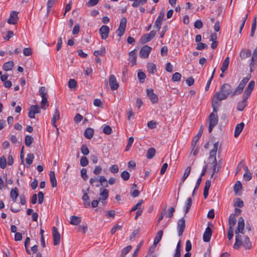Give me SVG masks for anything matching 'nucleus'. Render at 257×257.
<instances>
[{
  "mask_svg": "<svg viewBox=\"0 0 257 257\" xmlns=\"http://www.w3.org/2000/svg\"><path fill=\"white\" fill-rule=\"evenodd\" d=\"M39 93L42 97V100L41 102V108L43 109H46V108L49 106L47 97V91L46 88L44 86L41 87L39 90Z\"/></svg>",
  "mask_w": 257,
  "mask_h": 257,
  "instance_id": "nucleus-3",
  "label": "nucleus"
},
{
  "mask_svg": "<svg viewBox=\"0 0 257 257\" xmlns=\"http://www.w3.org/2000/svg\"><path fill=\"white\" fill-rule=\"evenodd\" d=\"M236 222V219L234 214H230L228 219V225L229 228H233Z\"/></svg>",
  "mask_w": 257,
  "mask_h": 257,
  "instance_id": "nucleus-29",
  "label": "nucleus"
},
{
  "mask_svg": "<svg viewBox=\"0 0 257 257\" xmlns=\"http://www.w3.org/2000/svg\"><path fill=\"white\" fill-rule=\"evenodd\" d=\"M34 158V156L33 154H28L26 159V163L30 165L32 163Z\"/></svg>",
  "mask_w": 257,
  "mask_h": 257,
  "instance_id": "nucleus-48",
  "label": "nucleus"
},
{
  "mask_svg": "<svg viewBox=\"0 0 257 257\" xmlns=\"http://www.w3.org/2000/svg\"><path fill=\"white\" fill-rule=\"evenodd\" d=\"M144 201L143 199H141L139 201V202L137 203L136 205H135L133 208L131 209V211L133 212L135 210L138 211L141 209L142 204H143Z\"/></svg>",
  "mask_w": 257,
  "mask_h": 257,
  "instance_id": "nucleus-44",
  "label": "nucleus"
},
{
  "mask_svg": "<svg viewBox=\"0 0 257 257\" xmlns=\"http://www.w3.org/2000/svg\"><path fill=\"white\" fill-rule=\"evenodd\" d=\"M137 185L136 184H134L133 185V187L132 188V190L131 191V196L135 198L138 196L140 195V192L137 189L133 190L134 188H136Z\"/></svg>",
  "mask_w": 257,
  "mask_h": 257,
  "instance_id": "nucleus-41",
  "label": "nucleus"
},
{
  "mask_svg": "<svg viewBox=\"0 0 257 257\" xmlns=\"http://www.w3.org/2000/svg\"><path fill=\"white\" fill-rule=\"evenodd\" d=\"M7 165V160L4 156H2L0 158V167L2 169L6 168Z\"/></svg>",
  "mask_w": 257,
  "mask_h": 257,
  "instance_id": "nucleus-50",
  "label": "nucleus"
},
{
  "mask_svg": "<svg viewBox=\"0 0 257 257\" xmlns=\"http://www.w3.org/2000/svg\"><path fill=\"white\" fill-rule=\"evenodd\" d=\"M138 77L141 82H143L146 78V74L143 72L139 71L138 73Z\"/></svg>",
  "mask_w": 257,
  "mask_h": 257,
  "instance_id": "nucleus-55",
  "label": "nucleus"
},
{
  "mask_svg": "<svg viewBox=\"0 0 257 257\" xmlns=\"http://www.w3.org/2000/svg\"><path fill=\"white\" fill-rule=\"evenodd\" d=\"M19 196V191L17 187H15L11 190L10 197L14 202H15Z\"/></svg>",
  "mask_w": 257,
  "mask_h": 257,
  "instance_id": "nucleus-30",
  "label": "nucleus"
},
{
  "mask_svg": "<svg viewBox=\"0 0 257 257\" xmlns=\"http://www.w3.org/2000/svg\"><path fill=\"white\" fill-rule=\"evenodd\" d=\"M255 86V82L253 80H251L248 83L247 86L245 89L243 96L246 98H248L250 96L252 91L253 90Z\"/></svg>",
  "mask_w": 257,
  "mask_h": 257,
  "instance_id": "nucleus-10",
  "label": "nucleus"
},
{
  "mask_svg": "<svg viewBox=\"0 0 257 257\" xmlns=\"http://www.w3.org/2000/svg\"><path fill=\"white\" fill-rule=\"evenodd\" d=\"M94 134V130L90 128H87L84 133V135L85 137H86L88 139H90L92 138Z\"/></svg>",
  "mask_w": 257,
  "mask_h": 257,
  "instance_id": "nucleus-34",
  "label": "nucleus"
},
{
  "mask_svg": "<svg viewBox=\"0 0 257 257\" xmlns=\"http://www.w3.org/2000/svg\"><path fill=\"white\" fill-rule=\"evenodd\" d=\"M33 142V138L31 136L27 135L25 137V145L27 146H28V147L32 145Z\"/></svg>",
  "mask_w": 257,
  "mask_h": 257,
  "instance_id": "nucleus-45",
  "label": "nucleus"
},
{
  "mask_svg": "<svg viewBox=\"0 0 257 257\" xmlns=\"http://www.w3.org/2000/svg\"><path fill=\"white\" fill-rule=\"evenodd\" d=\"M100 200L101 201L102 203H103V201L106 200L108 197V191L106 189L101 188L100 189Z\"/></svg>",
  "mask_w": 257,
  "mask_h": 257,
  "instance_id": "nucleus-20",
  "label": "nucleus"
},
{
  "mask_svg": "<svg viewBox=\"0 0 257 257\" xmlns=\"http://www.w3.org/2000/svg\"><path fill=\"white\" fill-rule=\"evenodd\" d=\"M229 63V58L227 57L223 62L222 65L221 67V71L222 73H224L227 69Z\"/></svg>",
  "mask_w": 257,
  "mask_h": 257,
  "instance_id": "nucleus-36",
  "label": "nucleus"
},
{
  "mask_svg": "<svg viewBox=\"0 0 257 257\" xmlns=\"http://www.w3.org/2000/svg\"><path fill=\"white\" fill-rule=\"evenodd\" d=\"M102 132L105 134L109 135L112 132V129L109 125H105L103 128Z\"/></svg>",
  "mask_w": 257,
  "mask_h": 257,
  "instance_id": "nucleus-56",
  "label": "nucleus"
},
{
  "mask_svg": "<svg viewBox=\"0 0 257 257\" xmlns=\"http://www.w3.org/2000/svg\"><path fill=\"white\" fill-rule=\"evenodd\" d=\"M243 206V202L240 198H236L234 202V206L242 207Z\"/></svg>",
  "mask_w": 257,
  "mask_h": 257,
  "instance_id": "nucleus-57",
  "label": "nucleus"
},
{
  "mask_svg": "<svg viewBox=\"0 0 257 257\" xmlns=\"http://www.w3.org/2000/svg\"><path fill=\"white\" fill-rule=\"evenodd\" d=\"M155 31H151L149 33L144 35L141 38V41L142 43L145 44L151 41L156 35Z\"/></svg>",
  "mask_w": 257,
  "mask_h": 257,
  "instance_id": "nucleus-7",
  "label": "nucleus"
},
{
  "mask_svg": "<svg viewBox=\"0 0 257 257\" xmlns=\"http://www.w3.org/2000/svg\"><path fill=\"white\" fill-rule=\"evenodd\" d=\"M147 94L152 103H156L158 102V97L154 93L153 89H147Z\"/></svg>",
  "mask_w": 257,
  "mask_h": 257,
  "instance_id": "nucleus-13",
  "label": "nucleus"
},
{
  "mask_svg": "<svg viewBox=\"0 0 257 257\" xmlns=\"http://www.w3.org/2000/svg\"><path fill=\"white\" fill-rule=\"evenodd\" d=\"M208 121L209 124L208 131L210 133L212 132L213 127L217 124L218 121L217 112L214 111L213 108V112L211 113L209 115Z\"/></svg>",
  "mask_w": 257,
  "mask_h": 257,
  "instance_id": "nucleus-4",
  "label": "nucleus"
},
{
  "mask_svg": "<svg viewBox=\"0 0 257 257\" xmlns=\"http://www.w3.org/2000/svg\"><path fill=\"white\" fill-rule=\"evenodd\" d=\"M251 77V75L250 74H248L245 77L243 78L242 80L240 82L239 84L238 85V87L243 90L244 86H245L246 84L247 83L248 80L250 79Z\"/></svg>",
  "mask_w": 257,
  "mask_h": 257,
  "instance_id": "nucleus-25",
  "label": "nucleus"
},
{
  "mask_svg": "<svg viewBox=\"0 0 257 257\" xmlns=\"http://www.w3.org/2000/svg\"><path fill=\"white\" fill-rule=\"evenodd\" d=\"M242 188V185L239 181L236 182L234 186V191L235 193H237Z\"/></svg>",
  "mask_w": 257,
  "mask_h": 257,
  "instance_id": "nucleus-49",
  "label": "nucleus"
},
{
  "mask_svg": "<svg viewBox=\"0 0 257 257\" xmlns=\"http://www.w3.org/2000/svg\"><path fill=\"white\" fill-rule=\"evenodd\" d=\"M242 246L246 249H249L251 247V242L248 236H245L243 242L242 241Z\"/></svg>",
  "mask_w": 257,
  "mask_h": 257,
  "instance_id": "nucleus-31",
  "label": "nucleus"
},
{
  "mask_svg": "<svg viewBox=\"0 0 257 257\" xmlns=\"http://www.w3.org/2000/svg\"><path fill=\"white\" fill-rule=\"evenodd\" d=\"M86 173H87V170L86 169L82 168L81 169V172H80L81 176L84 181H86L88 178V176H87Z\"/></svg>",
  "mask_w": 257,
  "mask_h": 257,
  "instance_id": "nucleus-59",
  "label": "nucleus"
},
{
  "mask_svg": "<svg viewBox=\"0 0 257 257\" xmlns=\"http://www.w3.org/2000/svg\"><path fill=\"white\" fill-rule=\"evenodd\" d=\"M232 93L231 85L228 83L223 84L219 91L216 92L212 99L211 105L214 111L217 112V107L220 105V101L226 99Z\"/></svg>",
  "mask_w": 257,
  "mask_h": 257,
  "instance_id": "nucleus-1",
  "label": "nucleus"
},
{
  "mask_svg": "<svg viewBox=\"0 0 257 257\" xmlns=\"http://www.w3.org/2000/svg\"><path fill=\"white\" fill-rule=\"evenodd\" d=\"M128 61L132 63V66H134L136 64V50H134L129 53Z\"/></svg>",
  "mask_w": 257,
  "mask_h": 257,
  "instance_id": "nucleus-21",
  "label": "nucleus"
},
{
  "mask_svg": "<svg viewBox=\"0 0 257 257\" xmlns=\"http://www.w3.org/2000/svg\"><path fill=\"white\" fill-rule=\"evenodd\" d=\"M251 77V75L250 74H248L245 77L243 78L242 80L240 82L239 84L238 85V87L243 90L244 86H245L246 84L247 83L248 80L250 79Z\"/></svg>",
  "mask_w": 257,
  "mask_h": 257,
  "instance_id": "nucleus-26",
  "label": "nucleus"
},
{
  "mask_svg": "<svg viewBox=\"0 0 257 257\" xmlns=\"http://www.w3.org/2000/svg\"><path fill=\"white\" fill-rule=\"evenodd\" d=\"M81 221V218L80 217L76 216H72L70 217V224L73 225H77L79 224Z\"/></svg>",
  "mask_w": 257,
  "mask_h": 257,
  "instance_id": "nucleus-33",
  "label": "nucleus"
},
{
  "mask_svg": "<svg viewBox=\"0 0 257 257\" xmlns=\"http://www.w3.org/2000/svg\"><path fill=\"white\" fill-rule=\"evenodd\" d=\"M39 112H40V108L38 105H32L29 109L28 116L31 118H34L35 114Z\"/></svg>",
  "mask_w": 257,
  "mask_h": 257,
  "instance_id": "nucleus-12",
  "label": "nucleus"
},
{
  "mask_svg": "<svg viewBox=\"0 0 257 257\" xmlns=\"http://www.w3.org/2000/svg\"><path fill=\"white\" fill-rule=\"evenodd\" d=\"M181 78V75L180 73L176 72L172 75V79L173 81H179Z\"/></svg>",
  "mask_w": 257,
  "mask_h": 257,
  "instance_id": "nucleus-53",
  "label": "nucleus"
},
{
  "mask_svg": "<svg viewBox=\"0 0 257 257\" xmlns=\"http://www.w3.org/2000/svg\"><path fill=\"white\" fill-rule=\"evenodd\" d=\"M175 211L174 207H171L168 210V213L166 215V217L171 218L173 216V213Z\"/></svg>",
  "mask_w": 257,
  "mask_h": 257,
  "instance_id": "nucleus-58",
  "label": "nucleus"
},
{
  "mask_svg": "<svg viewBox=\"0 0 257 257\" xmlns=\"http://www.w3.org/2000/svg\"><path fill=\"white\" fill-rule=\"evenodd\" d=\"M81 153L84 155H87L89 151L85 145H83L81 149Z\"/></svg>",
  "mask_w": 257,
  "mask_h": 257,
  "instance_id": "nucleus-63",
  "label": "nucleus"
},
{
  "mask_svg": "<svg viewBox=\"0 0 257 257\" xmlns=\"http://www.w3.org/2000/svg\"><path fill=\"white\" fill-rule=\"evenodd\" d=\"M242 89L237 86L233 91H232L231 96H234L239 95L242 93Z\"/></svg>",
  "mask_w": 257,
  "mask_h": 257,
  "instance_id": "nucleus-62",
  "label": "nucleus"
},
{
  "mask_svg": "<svg viewBox=\"0 0 257 257\" xmlns=\"http://www.w3.org/2000/svg\"><path fill=\"white\" fill-rule=\"evenodd\" d=\"M134 139L133 137H131L128 138L127 144L125 148V151H128L130 149L134 142Z\"/></svg>",
  "mask_w": 257,
  "mask_h": 257,
  "instance_id": "nucleus-61",
  "label": "nucleus"
},
{
  "mask_svg": "<svg viewBox=\"0 0 257 257\" xmlns=\"http://www.w3.org/2000/svg\"><path fill=\"white\" fill-rule=\"evenodd\" d=\"M147 2V0H135L132 4V6L134 8H137L140 6L145 4Z\"/></svg>",
  "mask_w": 257,
  "mask_h": 257,
  "instance_id": "nucleus-42",
  "label": "nucleus"
},
{
  "mask_svg": "<svg viewBox=\"0 0 257 257\" xmlns=\"http://www.w3.org/2000/svg\"><path fill=\"white\" fill-rule=\"evenodd\" d=\"M52 234L54 245H58L60 243L61 235L57 228L55 226L52 227Z\"/></svg>",
  "mask_w": 257,
  "mask_h": 257,
  "instance_id": "nucleus-8",
  "label": "nucleus"
},
{
  "mask_svg": "<svg viewBox=\"0 0 257 257\" xmlns=\"http://www.w3.org/2000/svg\"><path fill=\"white\" fill-rule=\"evenodd\" d=\"M156 154V150L153 148H149L147 152L146 157L148 159H151L153 158Z\"/></svg>",
  "mask_w": 257,
  "mask_h": 257,
  "instance_id": "nucleus-37",
  "label": "nucleus"
},
{
  "mask_svg": "<svg viewBox=\"0 0 257 257\" xmlns=\"http://www.w3.org/2000/svg\"><path fill=\"white\" fill-rule=\"evenodd\" d=\"M244 228V219L240 217L238 218V223H237V228L235 230V233L236 234L235 236V240L242 241V237L239 234V233L243 234V230Z\"/></svg>",
  "mask_w": 257,
  "mask_h": 257,
  "instance_id": "nucleus-2",
  "label": "nucleus"
},
{
  "mask_svg": "<svg viewBox=\"0 0 257 257\" xmlns=\"http://www.w3.org/2000/svg\"><path fill=\"white\" fill-rule=\"evenodd\" d=\"M164 17V13L163 12H161L155 21L154 27L157 28L158 31H159L161 28Z\"/></svg>",
  "mask_w": 257,
  "mask_h": 257,
  "instance_id": "nucleus-18",
  "label": "nucleus"
},
{
  "mask_svg": "<svg viewBox=\"0 0 257 257\" xmlns=\"http://www.w3.org/2000/svg\"><path fill=\"white\" fill-rule=\"evenodd\" d=\"M185 228V220L184 218L179 219L177 222V229L179 236H181Z\"/></svg>",
  "mask_w": 257,
  "mask_h": 257,
  "instance_id": "nucleus-14",
  "label": "nucleus"
},
{
  "mask_svg": "<svg viewBox=\"0 0 257 257\" xmlns=\"http://www.w3.org/2000/svg\"><path fill=\"white\" fill-rule=\"evenodd\" d=\"M50 181L52 187L57 186V181L55 177V174L54 171H50L49 173Z\"/></svg>",
  "mask_w": 257,
  "mask_h": 257,
  "instance_id": "nucleus-28",
  "label": "nucleus"
},
{
  "mask_svg": "<svg viewBox=\"0 0 257 257\" xmlns=\"http://www.w3.org/2000/svg\"><path fill=\"white\" fill-rule=\"evenodd\" d=\"M192 204V201L191 198H188L187 199L186 203L185 205V214H187L188 212V211L191 206Z\"/></svg>",
  "mask_w": 257,
  "mask_h": 257,
  "instance_id": "nucleus-40",
  "label": "nucleus"
},
{
  "mask_svg": "<svg viewBox=\"0 0 257 257\" xmlns=\"http://www.w3.org/2000/svg\"><path fill=\"white\" fill-rule=\"evenodd\" d=\"M98 181L100 185L103 187H107L108 186V182L104 176H100Z\"/></svg>",
  "mask_w": 257,
  "mask_h": 257,
  "instance_id": "nucleus-43",
  "label": "nucleus"
},
{
  "mask_svg": "<svg viewBox=\"0 0 257 257\" xmlns=\"http://www.w3.org/2000/svg\"><path fill=\"white\" fill-rule=\"evenodd\" d=\"M99 33L102 39H106L108 37L109 28L108 26L103 25L99 29Z\"/></svg>",
  "mask_w": 257,
  "mask_h": 257,
  "instance_id": "nucleus-15",
  "label": "nucleus"
},
{
  "mask_svg": "<svg viewBox=\"0 0 257 257\" xmlns=\"http://www.w3.org/2000/svg\"><path fill=\"white\" fill-rule=\"evenodd\" d=\"M120 176L121 178L124 181L128 180L130 177L129 173L126 171H123L121 172Z\"/></svg>",
  "mask_w": 257,
  "mask_h": 257,
  "instance_id": "nucleus-51",
  "label": "nucleus"
},
{
  "mask_svg": "<svg viewBox=\"0 0 257 257\" xmlns=\"http://www.w3.org/2000/svg\"><path fill=\"white\" fill-rule=\"evenodd\" d=\"M251 54V52L250 50L242 49L239 53V56L241 60H243L250 57Z\"/></svg>",
  "mask_w": 257,
  "mask_h": 257,
  "instance_id": "nucleus-24",
  "label": "nucleus"
},
{
  "mask_svg": "<svg viewBox=\"0 0 257 257\" xmlns=\"http://www.w3.org/2000/svg\"><path fill=\"white\" fill-rule=\"evenodd\" d=\"M163 234V231L162 230H159L157 232L154 240V245L155 246H156L160 242L162 237Z\"/></svg>",
  "mask_w": 257,
  "mask_h": 257,
  "instance_id": "nucleus-35",
  "label": "nucleus"
},
{
  "mask_svg": "<svg viewBox=\"0 0 257 257\" xmlns=\"http://www.w3.org/2000/svg\"><path fill=\"white\" fill-rule=\"evenodd\" d=\"M14 62L12 61L6 62L3 65V69L7 71L11 70L14 67Z\"/></svg>",
  "mask_w": 257,
  "mask_h": 257,
  "instance_id": "nucleus-38",
  "label": "nucleus"
},
{
  "mask_svg": "<svg viewBox=\"0 0 257 257\" xmlns=\"http://www.w3.org/2000/svg\"><path fill=\"white\" fill-rule=\"evenodd\" d=\"M152 49V48L148 45L144 46L140 51V57L143 58H148Z\"/></svg>",
  "mask_w": 257,
  "mask_h": 257,
  "instance_id": "nucleus-6",
  "label": "nucleus"
},
{
  "mask_svg": "<svg viewBox=\"0 0 257 257\" xmlns=\"http://www.w3.org/2000/svg\"><path fill=\"white\" fill-rule=\"evenodd\" d=\"M257 69V59L253 58H251L249 63V71L250 73L253 72Z\"/></svg>",
  "mask_w": 257,
  "mask_h": 257,
  "instance_id": "nucleus-27",
  "label": "nucleus"
},
{
  "mask_svg": "<svg viewBox=\"0 0 257 257\" xmlns=\"http://www.w3.org/2000/svg\"><path fill=\"white\" fill-rule=\"evenodd\" d=\"M132 247L131 245H127V246L123 248L121 252V256H124L127 253H128L131 250Z\"/></svg>",
  "mask_w": 257,
  "mask_h": 257,
  "instance_id": "nucleus-46",
  "label": "nucleus"
},
{
  "mask_svg": "<svg viewBox=\"0 0 257 257\" xmlns=\"http://www.w3.org/2000/svg\"><path fill=\"white\" fill-rule=\"evenodd\" d=\"M219 142H217L215 143L213 145V148L210 152V156L209 158V160L210 162L211 161H217L216 156V153L218 147Z\"/></svg>",
  "mask_w": 257,
  "mask_h": 257,
  "instance_id": "nucleus-9",
  "label": "nucleus"
},
{
  "mask_svg": "<svg viewBox=\"0 0 257 257\" xmlns=\"http://www.w3.org/2000/svg\"><path fill=\"white\" fill-rule=\"evenodd\" d=\"M194 26L195 28L200 29L202 28L203 23L201 21L198 20L195 22Z\"/></svg>",
  "mask_w": 257,
  "mask_h": 257,
  "instance_id": "nucleus-64",
  "label": "nucleus"
},
{
  "mask_svg": "<svg viewBox=\"0 0 257 257\" xmlns=\"http://www.w3.org/2000/svg\"><path fill=\"white\" fill-rule=\"evenodd\" d=\"M18 20V13L16 11H13L10 14V18L8 20V23L11 25H15L17 23Z\"/></svg>",
  "mask_w": 257,
  "mask_h": 257,
  "instance_id": "nucleus-16",
  "label": "nucleus"
},
{
  "mask_svg": "<svg viewBox=\"0 0 257 257\" xmlns=\"http://www.w3.org/2000/svg\"><path fill=\"white\" fill-rule=\"evenodd\" d=\"M212 162V167L211 168L212 169V174L211 175V178H212L214 174L218 172V170H216L217 168V161H211Z\"/></svg>",
  "mask_w": 257,
  "mask_h": 257,
  "instance_id": "nucleus-52",
  "label": "nucleus"
},
{
  "mask_svg": "<svg viewBox=\"0 0 257 257\" xmlns=\"http://www.w3.org/2000/svg\"><path fill=\"white\" fill-rule=\"evenodd\" d=\"M243 98L242 100L238 102L236 109L239 111H242L246 106V102L247 98L243 96Z\"/></svg>",
  "mask_w": 257,
  "mask_h": 257,
  "instance_id": "nucleus-22",
  "label": "nucleus"
},
{
  "mask_svg": "<svg viewBox=\"0 0 257 257\" xmlns=\"http://www.w3.org/2000/svg\"><path fill=\"white\" fill-rule=\"evenodd\" d=\"M212 233V230H211V228L210 227L208 226L206 228V229L203 233V241L204 242H209L210 240Z\"/></svg>",
  "mask_w": 257,
  "mask_h": 257,
  "instance_id": "nucleus-17",
  "label": "nucleus"
},
{
  "mask_svg": "<svg viewBox=\"0 0 257 257\" xmlns=\"http://www.w3.org/2000/svg\"><path fill=\"white\" fill-rule=\"evenodd\" d=\"M126 22L127 20L125 17H122L120 19L119 27L116 32L117 36L119 37H121L124 33L126 26Z\"/></svg>",
  "mask_w": 257,
  "mask_h": 257,
  "instance_id": "nucleus-5",
  "label": "nucleus"
},
{
  "mask_svg": "<svg viewBox=\"0 0 257 257\" xmlns=\"http://www.w3.org/2000/svg\"><path fill=\"white\" fill-rule=\"evenodd\" d=\"M60 118V114L58 108H56L54 113L53 114V116L52 119V124L56 127V122Z\"/></svg>",
  "mask_w": 257,
  "mask_h": 257,
  "instance_id": "nucleus-32",
  "label": "nucleus"
},
{
  "mask_svg": "<svg viewBox=\"0 0 257 257\" xmlns=\"http://www.w3.org/2000/svg\"><path fill=\"white\" fill-rule=\"evenodd\" d=\"M244 126V123L243 122H240L236 124L235 127L234 136L235 138H237L241 133L243 127Z\"/></svg>",
  "mask_w": 257,
  "mask_h": 257,
  "instance_id": "nucleus-19",
  "label": "nucleus"
},
{
  "mask_svg": "<svg viewBox=\"0 0 257 257\" xmlns=\"http://www.w3.org/2000/svg\"><path fill=\"white\" fill-rule=\"evenodd\" d=\"M191 167L188 166L187 167L184 173L183 176L181 179V182L179 184V190H180V187L181 186H182V184L184 183L185 180L187 178V177L189 176L190 172H191Z\"/></svg>",
  "mask_w": 257,
  "mask_h": 257,
  "instance_id": "nucleus-23",
  "label": "nucleus"
},
{
  "mask_svg": "<svg viewBox=\"0 0 257 257\" xmlns=\"http://www.w3.org/2000/svg\"><path fill=\"white\" fill-rule=\"evenodd\" d=\"M109 84L112 90H117L119 87V84L114 75H110L109 78Z\"/></svg>",
  "mask_w": 257,
  "mask_h": 257,
  "instance_id": "nucleus-11",
  "label": "nucleus"
},
{
  "mask_svg": "<svg viewBox=\"0 0 257 257\" xmlns=\"http://www.w3.org/2000/svg\"><path fill=\"white\" fill-rule=\"evenodd\" d=\"M77 82L74 79H70L68 81V86L69 88L72 89L76 87Z\"/></svg>",
  "mask_w": 257,
  "mask_h": 257,
  "instance_id": "nucleus-54",
  "label": "nucleus"
},
{
  "mask_svg": "<svg viewBox=\"0 0 257 257\" xmlns=\"http://www.w3.org/2000/svg\"><path fill=\"white\" fill-rule=\"evenodd\" d=\"M156 66L155 64L149 63L147 65L148 71L150 73L154 74L156 71Z\"/></svg>",
  "mask_w": 257,
  "mask_h": 257,
  "instance_id": "nucleus-39",
  "label": "nucleus"
},
{
  "mask_svg": "<svg viewBox=\"0 0 257 257\" xmlns=\"http://www.w3.org/2000/svg\"><path fill=\"white\" fill-rule=\"evenodd\" d=\"M105 53V48L103 47L101 48L100 50L95 51L93 52V54L95 57H97L98 55L103 56Z\"/></svg>",
  "mask_w": 257,
  "mask_h": 257,
  "instance_id": "nucleus-47",
  "label": "nucleus"
},
{
  "mask_svg": "<svg viewBox=\"0 0 257 257\" xmlns=\"http://www.w3.org/2000/svg\"><path fill=\"white\" fill-rule=\"evenodd\" d=\"M88 164V161L86 157H82L80 159V165L83 167L87 166Z\"/></svg>",
  "mask_w": 257,
  "mask_h": 257,
  "instance_id": "nucleus-60",
  "label": "nucleus"
}]
</instances>
